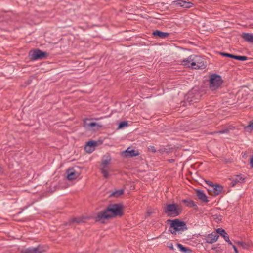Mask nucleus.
<instances>
[{
    "label": "nucleus",
    "instance_id": "1",
    "mask_svg": "<svg viewBox=\"0 0 253 253\" xmlns=\"http://www.w3.org/2000/svg\"><path fill=\"white\" fill-rule=\"evenodd\" d=\"M123 215V206L120 204H110L102 211L97 213L94 217L96 222L104 223L105 220Z\"/></svg>",
    "mask_w": 253,
    "mask_h": 253
},
{
    "label": "nucleus",
    "instance_id": "2",
    "mask_svg": "<svg viewBox=\"0 0 253 253\" xmlns=\"http://www.w3.org/2000/svg\"><path fill=\"white\" fill-rule=\"evenodd\" d=\"M167 222H170L169 230L172 234L176 235L177 232H182L187 229L186 223L178 219H168Z\"/></svg>",
    "mask_w": 253,
    "mask_h": 253
},
{
    "label": "nucleus",
    "instance_id": "3",
    "mask_svg": "<svg viewBox=\"0 0 253 253\" xmlns=\"http://www.w3.org/2000/svg\"><path fill=\"white\" fill-rule=\"evenodd\" d=\"M182 211L180 206L176 203L168 204L164 208V212L168 216L174 217L180 215Z\"/></svg>",
    "mask_w": 253,
    "mask_h": 253
},
{
    "label": "nucleus",
    "instance_id": "4",
    "mask_svg": "<svg viewBox=\"0 0 253 253\" xmlns=\"http://www.w3.org/2000/svg\"><path fill=\"white\" fill-rule=\"evenodd\" d=\"M223 82L220 75L216 74H212L210 77L209 88L212 91L215 90L221 86Z\"/></svg>",
    "mask_w": 253,
    "mask_h": 253
},
{
    "label": "nucleus",
    "instance_id": "5",
    "mask_svg": "<svg viewBox=\"0 0 253 253\" xmlns=\"http://www.w3.org/2000/svg\"><path fill=\"white\" fill-rule=\"evenodd\" d=\"M48 56V53L45 51H42L39 49L31 50L29 54V56L31 60L45 59Z\"/></svg>",
    "mask_w": 253,
    "mask_h": 253
},
{
    "label": "nucleus",
    "instance_id": "6",
    "mask_svg": "<svg viewBox=\"0 0 253 253\" xmlns=\"http://www.w3.org/2000/svg\"><path fill=\"white\" fill-rule=\"evenodd\" d=\"M193 62L191 63L192 68L195 69H203L206 67V62L200 56L193 55Z\"/></svg>",
    "mask_w": 253,
    "mask_h": 253
},
{
    "label": "nucleus",
    "instance_id": "7",
    "mask_svg": "<svg viewBox=\"0 0 253 253\" xmlns=\"http://www.w3.org/2000/svg\"><path fill=\"white\" fill-rule=\"evenodd\" d=\"M201 95L199 92L195 90L189 91L186 98V101L189 102V104H194L198 102L200 99Z\"/></svg>",
    "mask_w": 253,
    "mask_h": 253
},
{
    "label": "nucleus",
    "instance_id": "8",
    "mask_svg": "<svg viewBox=\"0 0 253 253\" xmlns=\"http://www.w3.org/2000/svg\"><path fill=\"white\" fill-rule=\"evenodd\" d=\"M92 118H85L84 119L83 126L85 128H92L98 129L102 126L94 122H92Z\"/></svg>",
    "mask_w": 253,
    "mask_h": 253
},
{
    "label": "nucleus",
    "instance_id": "9",
    "mask_svg": "<svg viewBox=\"0 0 253 253\" xmlns=\"http://www.w3.org/2000/svg\"><path fill=\"white\" fill-rule=\"evenodd\" d=\"M139 153L137 150L133 149L130 150V148L128 147L126 150L124 151L122 153V156L123 157L129 158L137 156Z\"/></svg>",
    "mask_w": 253,
    "mask_h": 253
},
{
    "label": "nucleus",
    "instance_id": "10",
    "mask_svg": "<svg viewBox=\"0 0 253 253\" xmlns=\"http://www.w3.org/2000/svg\"><path fill=\"white\" fill-rule=\"evenodd\" d=\"M43 250L42 247L38 246L36 247H29L22 251L23 253H42Z\"/></svg>",
    "mask_w": 253,
    "mask_h": 253
},
{
    "label": "nucleus",
    "instance_id": "11",
    "mask_svg": "<svg viewBox=\"0 0 253 253\" xmlns=\"http://www.w3.org/2000/svg\"><path fill=\"white\" fill-rule=\"evenodd\" d=\"M219 237V235L215 232H212L208 235L206 238V242L212 244L215 242Z\"/></svg>",
    "mask_w": 253,
    "mask_h": 253
},
{
    "label": "nucleus",
    "instance_id": "12",
    "mask_svg": "<svg viewBox=\"0 0 253 253\" xmlns=\"http://www.w3.org/2000/svg\"><path fill=\"white\" fill-rule=\"evenodd\" d=\"M173 3L177 6L182 7L185 8H189L193 6V3L191 2H188L184 0H177Z\"/></svg>",
    "mask_w": 253,
    "mask_h": 253
},
{
    "label": "nucleus",
    "instance_id": "13",
    "mask_svg": "<svg viewBox=\"0 0 253 253\" xmlns=\"http://www.w3.org/2000/svg\"><path fill=\"white\" fill-rule=\"evenodd\" d=\"M67 178L69 180H74L79 176V174L75 171L73 168L68 169L67 170Z\"/></svg>",
    "mask_w": 253,
    "mask_h": 253
},
{
    "label": "nucleus",
    "instance_id": "14",
    "mask_svg": "<svg viewBox=\"0 0 253 253\" xmlns=\"http://www.w3.org/2000/svg\"><path fill=\"white\" fill-rule=\"evenodd\" d=\"M216 233L219 234L223 237L224 240L229 244L232 245V242L229 239V237L227 235L225 230L222 228H218L216 229Z\"/></svg>",
    "mask_w": 253,
    "mask_h": 253
},
{
    "label": "nucleus",
    "instance_id": "15",
    "mask_svg": "<svg viewBox=\"0 0 253 253\" xmlns=\"http://www.w3.org/2000/svg\"><path fill=\"white\" fill-rule=\"evenodd\" d=\"M96 145V142L94 141H89L87 142L85 146V150L88 153H91L94 149V147Z\"/></svg>",
    "mask_w": 253,
    "mask_h": 253
},
{
    "label": "nucleus",
    "instance_id": "16",
    "mask_svg": "<svg viewBox=\"0 0 253 253\" xmlns=\"http://www.w3.org/2000/svg\"><path fill=\"white\" fill-rule=\"evenodd\" d=\"M196 192L197 196L200 200L205 203H207L209 202L207 196L202 190H196Z\"/></svg>",
    "mask_w": 253,
    "mask_h": 253
},
{
    "label": "nucleus",
    "instance_id": "17",
    "mask_svg": "<svg viewBox=\"0 0 253 253\" xmlns=\"http://www.w3.org/2000/svg\"><path fill=\"white\" fill-rule=\"evenodd\" d=\"M231 181L230 185L232 187L235 186L238 183L244 182V178L241 177L240 175H237L235 178L230 179Z\"/></svg>",
    "mask_w": 253,
    "mask_h": 253
},
{
    "label": "nucleus",
    "instance_id": "18",
    "mask_svg": "<svg viewBox=\"0 0 253 253\" xmlns=\"http://www.w3.org/2000/svg\"><path fill=\"white\" fill-rule=\"evenodd\" d=\"M182 202L184 203L185 206L190 208H193L194 209L198 208L197 205L195 204V202L190 199H183Z\"/></svg>",
    "mask_w": 253,
    "mask_h": 253
},
{
    "label": "nucleus",
    "instance_id": "19",
    "mask_svg": "<svg viewBox=\"0 0 253 253\" xmlns=\"http://www.w3.org/2000/svg\"><path fill=\"white\" fill-rule=\"evenodd\" d=\"M152 35L155 37L164 39L168 37L169 35V33L157 30L153 32Z\"/></svg>",
    "mask_w": 253,
    "mask_h": 253
},
{
    "label": "nucleus",
    "instance_id": "20",
    "mask_svg": "<svg viewBox=\"0 0 253 253\" xmlns=\"http://www.w3.org/2000/svg\"><path fill=\"white\" fill-rule=\"evenodd\" d=\"M212 189L211 191H212L214 193V196H217L219 195L222 191L223 189V186L219 184H216L213 187L211 188Z\"/></svg>",
    "mask_w": 253,
    "mask_h": 253
},
{
    "label": "nucleus",
    "instance_id": "21",
    "mask_svg": "<svg viewBox=\"0 0 253 253\" xmlns=\"http://www.w3.org/2000/svg\"><path fill=\"white\" fill-rule=\"evenodd\" d=\"M242 38L245 41L253 43V35L248 33H243L242 35Z\"/></svg>",
    "mask_w": 253,
    "mask_h": 253
},
{
    "label": "nucleus",
    "instance_id": "22",
    "mask_svg": "<svg viewBox=\"0 0 253 253\" xmlns=\"http://www.w3.org/2000/svg\"><path fill=\"white\" fill-rule=\"evenodd\" d=\"M193 55H190L187 59H184L182 61V65L187 67H191V63L193 62V58H192Z\"/></svg>",
    "mask_w": 253,
    "mask_h": 253
},
{
    "label": "nucleus",
    "instance_id": "23",
    "mask_svg": "<svg viewBox=\"0 0 253 253\" xmlns=\"http://www.w3.org/2000/svg\"><path fill=\"white\" fill-rule=\"evenodd\" d=\"M101 168L100 169V170L101 173H102L103 177L107 179L109 177V173L108 170L109 169V166H103L101 165Z\"/></svg>",
    "mask_w": 253,
    "mask_h": 253
},
{
    "label": "nucleus",
    "instance_id": "24",
    "mask_svg": "<svg viewBox=\"0 0 253 253\" xmlns=\"http://www.w3.org/2000/svg\"><path fill=\"white\" fill-rule=\"evenodd\" d=\"M177 246L178 248V249L180 250V251L182 253H191L192 252V251L191 249L183 246L181 244H177Z\"/></svg>",
    "mask_w": 253,
    "mask_h": 253
},
{
    "label": "nucleus",
    "instance_id": "25",
    "mask_svg": "<svg viewBox=\"0 0 253 253\" xmlns=\"http://www.w3.org/2000/svg\"><path fill=\"white\" fill-rule=\"evenodd\" d=\"M111 158L109 156H104L102 160L101 165L108 166L111 162Z\"/></svg>",
    "mask_w": 253,
    "mask_h": 253
},
{
    "label": "nucleus",
    "instance_id": "26",
    "mask_svg": "<svg viewBox=\"0 0 253 253\" xmlns=\"http://www.w3.org/2000/svg\"><path fill=\"white\" fill-rule=\"evenodd\" d=\"M124 193V190L121 189V190H118L115 191V192H113L110 196H113L114 197H118L122 194H123Z\"/></svg>",
    "mask_w": 253,
    "mask_h": 253
},
{
    "label": "nucleus",
    "instance_id": "27",
    "mask_svg": "<svg viewBox=\"0 0 253 253\" xmlns=\"http://www.w3.org/2000/svg\"><path fill=\"white\" fill-rule=\"evenodd\" d=\"M85 218L84 217H75L71 219L70 221V222L72 223H80L83 222V220Z\"/></svg>",
    "mask_w": 253,
    "mask_h": 253
},
{
    "label": "nucleus",
    "instance_id": "28",
    "mask_svg": "<svg viewBox=\"0 0 253 253\" xmlns=\"http://www.w3.org/2000/svg\"><path fill=\"white\" fill-rule=\"evenodd\" d=\"M233 59L239 61H245L247 60L248 57L246 56H239L234 55Z\"/></svg>",
    "mask_w": 253,
    "mask_h": 253
},
{
    "label": "nucleus",
    "instance_id": "29",
    "mask_svg": "<svg viewBox=\"0 0 253 253\" xmlns=\"http://www.w3.org/2000/svg\"><path fill=\"white\" fill-rule=\"evenodd\" d=\"M231 129V128H224V129H222L219 131H215L213 133H214V134H224V133L227 134L229 132L230 129Z\"/></svg>",
    "mask_w": 253,
    "mask_h": 253
},
{
    "label": "nucleus",
    "instance_id": "30",
    "mask_svg": "<svg viewBox=\"0 0 253 253\" xmlns=\"http://www.w3.org/2000/svg\"><path fill=\"white\" fill-rule=\"evenodd\" d=\"M245 129L246 131L251 132L253 130V122H250L249 124L245 127Z\"/></svg>",
    "mask_w": 253,
    "mask_h": 253
},
{
    "label": "nucleus",
    "instance_id": "31",
    "mask_svg": "<svg viewBox=\"0 0 253 253\" xmlns=\"http://www.w3.org/2000/svg\"><path fill=\"white\" fill-rule=\"evenodd\" d=\"M128 126L127 121H122L119 124L118 128L121 129Z\"/></svg>",
    "mask_w": 253,
    "mask_h": 253
},
{
    "label": "nucleus",
    "instance_id": "32",
    "mask_svg": "<svg viewBox=\"0 0 253 253\" xmlns=\"http://www.w3.org/2000/svg\"><path fill=\"white\" fill-rule=\"evenodd\" d=\"M220 54L222 55L223 56L229 57V58H233V55H234L233 54H229L228 53H224V52H220Z\"/></svg>",
    "mask_w": 253,
    "mask_h": 253
},
{
    "label": "nucleus",
    "instance_id": "33",
    "mask_svg": "<svg viewBox=\"0 0 253 253\" xmlns=\"http://www.w3.org/2000/svg\"><path fill=\"white\" fill-rule=\"evenodd\" d=\"M206 183L211 186V188L213 187L215 184H214L211 181H206Z\"/></svg>",
    "mask_w": 253,
    "mask_h": 253
},
{
    "label": "nucleus",
    "instance_id": "34",
    "mask_svg": "<svg viewBox=\"0 0 253 253\" xmlns=\"http://www.w3.org/2000/svg\"><path fill=\"white\" fill-rule=\"evenodd\" d=\"M149 150L150 151H152V152H154V153H155V152H156V149H155V147H154V146H150V148H149Z\"/></svg>",
    "mask_w": 253,
    "mask_h": 253
},
{
    "label": "nucleus",
    "instance_id": "35",
    "mask_svg": "<svg viewBox=\"0 0 253 253\" xmlns=\"http://www.w3.org/2000/svg\"><path fill=\"white\" fill-rule=\"evenodd\" d=\"M250 166L252 168H253V155L252 156L251 159H250Z\"/></svg>",
    "mask_w": 253,
    "mask_h": 253
},
{
    "label": "nucleus",
    "instance_id": "36",
    "mask_svg": "<svg viewBox=\"0 0 253 253\" xmlns=\"http://www.w3.org/2000/svg\"><path fill=\"white\" fill-rule=\"evenodd\" d=\"M231 245L232 246V247H233V248L235 253H239L238 251L237 248H236V247L235 245H233L232 244Z\"/></svg>",
    "mask_w": 253,
    "mask_h": 253
},
{
    "label": "nucleus",
    "instance_id": "37",
    "mask_svg": "<svg viewBox=\"0 0 253 253\" xmlns=\"http://www.w3.org/2000/svg\"><path fill=\"white\" fill-rule=\"evenodd\" d=\"M168 247H169V249L170 250H174V247H173L172 244H170V245H169Z\"/></svg>",
    "mask_w": 253,
    "mask_h": 253
},
{
    "label": "nucleus",
    "instance_id": "38",
    "mask_svg": "<svg viewBox=\"0 0 253 253\" xmlns=\"http://www.w3.org/2000/svg\"><path fill=\"white\" fill-rule=\"evenodd\" d=\"M238 245H239L240 246H242L244 244V243L243 242L241 241H238L236 242Z\"/></svg>",
    "mask_w": 253,
    "mask_h": 253
},
{
    "label": "nucleus",
    "instance_id": "39",
    "mask_svg": "<svg viewBox=\"0 0 253 253\" xmlns=\"http://www.w3.org/2000/svg\"><path fill=\"white\" fill-rule=\"evenodd\" d=\"M174 159H169L168 160V161L169 162V163H173L174 162Z\"/></svg>",
    "mask_w": 253,
    "mask_h": 253
},
{
    "label": "nucleus",
    "instance_id": "40",
    "mask_svg": "<svg viewBox=\"0 0 253 253\" xmlns=\"http://www.w3.org/2000/svg\"><path fill=\"white\" fill-rule=\"evenodd\" d=\"M3 172V169L0 167V174H2Z\"/></svg>",
    "mask_w": 253,
    "mask_h": 253
}]
</instances>
